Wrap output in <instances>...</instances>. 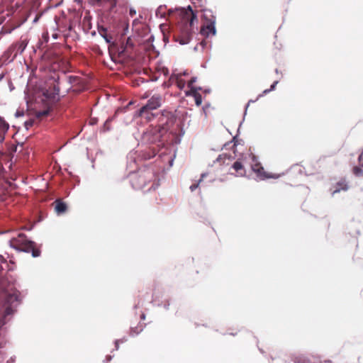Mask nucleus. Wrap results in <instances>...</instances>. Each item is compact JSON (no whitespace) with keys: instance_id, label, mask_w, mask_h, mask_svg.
Returning <instances> with one entry per match:
<instances>
[{"instance_id":"f257e3e1","label":"nucleus","mask_w":363,"mask_h":363,"mask_svg":"<svg viewBox=\"0 0 363 363\" xmlns=\"http://www.w3.org/2000/svg\"><path fill=\"white\" fill-rule=\"evenodd\" d=\"M175 11H178L181 21L179 23L178 30L177 33L174 34V38L175 41L178 42L180 45H186L191 39L193 33L192 27L194 22L197 21V16L192 10L191 6H188L186 8H175ZM174 11V9H170L168 11L169 14H172Z\"/></svg>"},{"instance_id":"f03ea898","label":"nucleus","mask_w":363,"mask_h":363,"mask_svg":"<svg viewBox=\"0 0 363 363\" xmlns=\"http://www.w3.org/2000/svg\"><path fill=\"white\" fill-rule=\"evenodd\" d=\"M157 116L159 124L158 128L153 131L154 140L161 141L164 134L167 133L174 124L177 118L174 113L167 111H164Z\"/></svg>"},{"instance_id":"7ed1b4c3","label":"nucleus","mask_w":363,"mask_h":363,"mask_svg":"<svg viewBox=\"0 0 363 363\" xmlns=\"http://www.w3.org/2000/svg\"><path fill=\"white\" fill-rule=\"evenodd\" d=\"M204 24L201 26L200 33L206 38L210 35L215 36L216 35V16L211 10H206L203 13Z\"/></svg>"},{"instance_id":"20e7f679","label":"nucleus","mask_w":363,"mask_h":363,"mask_svg":"<svg viewBox=\"0 0 363 363\" xmlns=\"http://www.w3.org/2000/svg\"><path fill=\"white\" fill-rule=\"evenodd\" d=\"M18 302H19V296L17 294L13 293L6 295L5 298V304L6 306L3 317L0 318V328L6 324V316L12 315L14 313V308L16 306L14 303Z\"/></svg>"},{"instance_id":"39448f33","label":"nucleus","mask_w":363,"mask_h":363,"mask_svg":"<svg viewBox=\"0 0 363 363\" xmlns=\"http://www.w3.org/2000/svg\"><path fill=\"white\" fill-rule=\"evenodd\" d=\"M252 160L253 162L252 164V170L256 173L259 179L264 180L269 178L278 179L280 177L279 174H268L265 172L264 167L262 166L260 162H259L257 157L255 155H252Z\"/></svg>"},{"instance_id":"423d86ee","label":"nucleus","mask_w":363,"mask_h":363,"mask_svg":"<svg viewBox=\"0 0 363 363\" xmlns=\"http://www.w3.org/2000/svg\"><path fill=\"white\" fill-rule=\"evenodd\" d=\"M52 79L54 80V82L55 84H54L52 87L50 86L49 89H45L43 91V94L46 99L49 100H51L52 101H58L59 98L57 96L60 93V78L53 77Z\"/></svg>"},{"instance_id":"0eeeda50","label":"nucleus","mask_w":363,"mask_h":363,"mask_svg":"<svg viewBox=\"0 0 363 363\" xmlns=\"http://www.w3.org/2000/svg\"><path fill=\"white\" fill-rule=\"evenodd\" d=\"M162 98L160 95L152 96L144 105L140 108V113H145L146 110H155L161 106Z\"/></svg>"},{"instance_id":"6e6552de","label":"nucleus","mask_w":363,"mask_h":363,"mask_svg":"<svg viewBox=\"0 0 363 363\" xmlns=\"http://www.w3.org/2000/svg\"><path fill=\"white\" fill-rule=\"evenodd\" d=\"M18 245H21L25 248L31 249L35 246V242L29 238L23 233H19L16 238H12Z\"/></svg>"},{"instance_id":"1a4fd4ad","label":"nucleus","mask_w":363,"mask_h":363,"mask_svg":"<svg viewBox=\"0 0 363 363\" xmlns=\"http://www.w3.org/2000/svg\"><path fill=\"white\" fill-rule=\"evenodd\" d=\"M98 31L99 35L104 39L106 43H108L111 47L116 48L118 47L117 43L112 40V36L108 35L107 33V29L103 26L98 27Z\"/></svg>"},{"instance_id":"9d476101","label":"nucleus","mask_w":363,"mask_h":363,"mask_svg":"<svg viewBox=\"0 0 363 363\" xmlns=\"http://www.w3.org/2000/svg\"><path fill=\"white\" fill-rule=\"evenodd\" d=\"M67 210V205L61 199H56L55 201V211L57 215L65 213Z\"/></svg>"},{"instance_id":"9b49d317","label":"nucleus","mask_w":363,"mask_h":363,"mask_svg":"<svg viewBox=\"0 0 363 363\" xmlns=\"http://www.w3.org/2000/svg\"><path fill=\"white\" fill-rule=\"evenodd\" d=\"M349 189L348 184L345 179H342L336 183L334 190L332 191V195L340 193L341 191H346Z\"/></svg>"},{"instance_id":"f8f14e48","label":"nucleus","mask_w":363,"mask_h":363,"mask_svg":"<svg viewBox=\"0 0 363 363\" xmlns=\"http://www.w3.org/2000/svg\"><path fill=\"white\" fill-rule=\"evenodd\" d=\"M9 129V123L0 116V143L4 142L5 134Z\"/></svg>"},{"instance_id":"ddd939ff","label":"nucleus","mask_w":363,"mask_h":363,"mask_svg":"<svg viewBox=\"0 0 363 363\" xmlns=\"http://www.w3.org/2000/svg\"><path fill=\"white\" fill-rule=\"evenodd\" d=\"M152 111L153 110L147 109L145 111V113H140V108L138 111V116L142 118H144L145 119H146L147 121H150L156 118L158 119L157 114H160V113H153Z\"/></svg>"},{"instance_id":"4468645a","label":"nucleus","mask_w":363,"mask_h":363,"mask_svg":"<svg viewBox=\"0 0 363 363\" xmlns=\"http://www.w3.org/2000/svg\"><path fill=\"white\" fill-rule=\"evenodd\" d=\"M232 168L237 172L238 176L244 177L245 175V170L240 161H235L232 165Z\"/></svg>"},{"instance_id":"2eb2a0df","label":"nucleus","mask_w":363,"mask_h":363,"mask_svg":"<svg viewBox=\"0 0 363 363\" xmlns=\"http://www.w3.org/2000/svg\"><path fill=\"white\" fill-rule=\"evenodd\" d=\"M10 247L15 249L18 252H23L26 253H29L30 252V248H25L21 245H18L13 239H11L10 241Z\"/></svg>"},{"instance_id":"dca6fc26","label":"nucleus","mask_w":363,"mask_h":363,"mask_svg":"<svg viewBox=\"0 0 363 363\" xmlns=\"http://www.w3.org/2000/svg\"><path fill=\"white\" fill-rule=\"evenodd\" d=\"M97 5L102 6L105 4H109V10L111 11L116 6L117 0H94Z\"/></svg>"},{"instance_id":"f3484780","label":"nucleus","mask_w":363,"mask_h":363,"mask_svg":"<svg viewBox=\"0 0 363 363\" xmlns=\"http://www.w3.org/2000/svg\"><path fill=\"white\" fill-rule=\"evenodd\" d=\"M194 97L195 104L197 106H199L202 104V96L201 95L196 92V89H194V93L191 94Z\"/></svg>"},{"instance_id":"a211bd4d","label":"nucleus","mask_w":363,"mask_h":363,"mask_svg":"<svg viewBox=\"0 0 363 363\" xmlns=\"http://www.w3.org/2000/svg\"><path fill=\"white\" fill-rule=\"evenodd\" d=\"M143 330V325H138L135 328H131L130 335V336H135L140 334Z\"/></svg>"},{"instance_id":"6ab92c4d","label":"nucleus","mask_w":363,"mask_h":363,"mask_svg":"<svg viewBox=\"0 0 363 363\" xmlns=\"http://www.w3.org/2000/svg\"><path fill=\"white\" fill-rule=\"evenodd\" d=\"M165 6L161 5L155 11V15L158 18H164L165 13L163 11V9L165 8Z\"/></svg>"},{"instance_id":"aec40b11","label":"nucleus","mask_w":363,"mask_h":363,"mask_svg":"<svg viewBox=\"0 0 363 363\" xmlns=\"http://www.w3.org/2000/svg\"><path fill=\"white\" fill-rule=\"evenodd\" d=\"M111 121V118H108L104 123L101 131L102 132H107L111 130L110 123Z\"/></svg>"},{"instance_id":"412c9836","label":"nucleus","mask_w":363,"mask_h":363,"mask_svg":"<svg viewBox=\"0 0 363 363\" xmlns=\"http://www.w3.org/2000/svg\"><path fill=\"white\" fill-rule=\"evenodd\" d=\"M50 109H46V110H44L42 111H38L36 113V118H40L43 116H47L50 114Z\"/></svg>"},{"instance_id":"4be33fe9","label":"nucleus","mask_w":363,"mask_h":363,"mask_svg":"<svg viewBox=\"0 0 363 363\" xmlns=\"http://www.w3.org/2000/svg\"><path fill=\"white\" fill-rule=\"evenodd\" d=\"M35 246L30 249V252L33 257H38L40 255V250L35 248Z\"/></svg>"},{"instance_id":"5701e85b","label":"nucleus","mask_w":363,"mask_h":363,"mask_svg":"<svg viewBox=\"0 0 363 363\" xmlns=\"http://www.w3.org/2000/svg\"><path fill=\"white\" fill-rule=\"evenodd\" d=\"M34 119H29L24 122V127L26 130H28L30 127H31L34 124Z\"/></svg>"},{"instance_id":"b1692460","label":"nucleus","mask_w":363,"mask_h":363,"mask_svg":"<svg viewBox=\"0 0 363 363\" xmlns=\"http://www.w3.org/2000/svg\"><path fill=\"white\" fill-rule=\"evenodd\" d=\"M77 80H78V77H75V76H69L67 77V82L69 84H73L76 83L77 82Z\"/></svg>"},{"instance_id":"393cba45","label":"nucleus","mask_w":363,"mask_h":363,"mask_svg":"<svg viewBox=\"0 0 363 363\" xmlns=\"http://www.w3.org/2000/svg\"><path fill=\"white\" fill-rule=\"evenodd\" d=\"M228 157L230 158V155H228L227 154H223V155H218V157L216 158V160L214 161V162H224L223 161V158H225V157Z\"/></svg>"},{"instance_id":"a878e982","label":"nucleus","mask_w":363,"mask_h":363,"mask_svg":"<svg viewBox=\"0 0 363 363\" xmlns=\"http://www.w3.org/2000/svg\"><path fill=\"white\" fill-rule=\"evenodd\" d=\"M201 182V179H199L197 183L191 185L190 187H189L190 190L191 191H195L199 187V186Z\"/></svg>"},{"instance_id":"bb28decb","label":"nucleus","mask_w":363,"mask_h":363,"mask_svg":"<svg viewBox=\"0 0 363 363\" xmlns=\"http://www.w3.org/2000/svg\"><path fill=\"white\" fill-rule=\"evenodd\" d=\"M257 99H256L255 100H252V99H250L249 100V101L247 102V104H246L245 107V111H244V117L245 116V115L247 114V108L250 106V104L251 103H255Z\"/></svg>"},{"instance_id":"cd10ccee","label":"nucleus","mask_w":363,"mask_h":363,"mask_svg":"<svg viewBox=\"0 0 363 363\" xmlns=\"http://www.w3.org/2000/svg\"><path fill=\"white\" fill-rule=\"evenodd\" d=\"M126 47L124 45H121L118 48V52L120 55L124 54L125 52Z\"/></svg>"},{"instance_id":"c85d7f7f","label":"nucleus","mask_w":363,"mask_h":363,"mask_svg":"<svg viewBox=\"0 0 363 363\" xmlns=\"http://www.w3.org/2000/svg\"><path fill=\"white\" fill-rule=\"evenodd\" d=\"M196 79H197V78H196V77H193L190 79V81L189 82V83H188V86H189V88H191V86H193V84H194V83H195V82H196Z\"/></svg>"},{"instance_id":"c756f323","label":"nucleus","mask_w":363,"mask_h":363,"mask_svg":"<svg viewBox=\"0 0 363 363\" xmlns=\"http://www.w3.org/2000/svg\"><path fill=\"white\" fill-rule=\"evenodd\" d=\"M269 92H271V91H270V90H269V89H267L264 90V91H262V94H259V95H258V96H257V99H259V98H261V97H262L263 96H264V95H266V94H269Z\"/></svg>"},{"instance_id":"7c9ffc66","label":"nucleus","mask_w":363,"mask_h":363,"mask_svg":"<svg viewBox=\"0 0 363 363\" xmlns=\"http://www.w3.org/2000/svg\"><path fill=\"white\" fill-rule=\"evenodd\" d=\"M24 116V111L21 110H17L15 113V116L16 118H19Z\"/></svg>"},{"instance_id":"2f4dec72","label":"nucleus","mask_w":363,"mask_h":363,"mask_svg":"<svg viewBox=\"0 0 363 363\" xmlns=\"http://www.w3.org/2000/svg\"><path fill=\"white\" fill-rule=\"evenodd\" d=\"M296 363H314L308 359H300Z\"/></svg>"},{"instance_id":"473e14b6","label":"nucleus","mask_w":363,"mask_h":363,"mask_svg":"<svg viewBox=\"0 0 363 363\" xmlns=\"http://www.w3.org/2000/svg\"><path fill=\"white\" fill-rule=\"evenodd\" d=\"M279 83L278 81H274L272 84L270 86V88L269 89L270 90V91H272L275 89L276 88V86L277 85V84Z\"/></svg>"},{"instance_id":"72a5a7b5","label":"nucleus","mask_w":363,"mask_h":363,"mask_svg":"<svg viewBox=\"0 0 363 363\" xmlns=\"http://www.w3.org/2000/svg\"><path fill=\"white\" fill-rule=\"evenodd\" d=\"M129 13H130V16L131 17H133V16L136 14V11H135V9H133V8H130V12H129Z\"/></svg>"},{"instance_id":"f704fd0d","label":"nucleus","mask_w":363,"mask_h":363,"mask_svg":"<svg viewBox=\"0 0 363 363\" xmlns=\"http://www.w3.org/2000/svg\"><path fill=\"white\" fill-rule=\"evenodd\" d=\"M190 89H191V94L194 93V89H196V92H198L199 90H201L202 89V88L201 86H198V87L191 86Z\"/></svg>"},{"instance_id":"c9c22d12","label":"nucleus","mask_w":363,"mask_h":363,"mask_svg":"<svg viewBox=\"0 0 363 363\" xmlns=\"http://www.w3.org/2000/svg\"><path fill=\"white\" fill-rule=\"evenodd\" d=\"M169 306H170L169 301H167L164 303L163 307H164V308L165 310H169Z\"/></svg>"},{"instance_id":"e433bc0d","label":"nucleus","mask_w":363,"mask_h":363,"mask_svg":"<svg viewBox=\"0 0 363 363\" xmlns=\"http://www.w3.org/2000/svg\"><path fill=\"white\" fill-rule=\"evenodd\" d=\"M97 121H98L97 118H91L90 121V125H94L96 124Z\"/></svg>"},{"instance_id":"4c0bfd02","label":"nucleus","mask_w":363,"mask_h":363,"mask_svg":"<svg viewBox=\"0 0 363 363\" xmlns=\"http://www.w3.org/2000/svg\"><path fill=\"white\" fill-rule=\"evenodd\" d=\"M232 142H233V143H234L233 146H236V145H237V135H235V136H234V137L233 138V140H232Z\"/></svg>"},{"instance_id":"58836bf2","label":"nucleus","mask_w":363,"mask_h":363,"mask_svg":"<svg viewBox=\"0 0 363 363\" xmlns=\"http://www.w3.org/2000/svg\"><path fill=\"white\" fill-rule=\"evenodd\" d=\"M119 342H120V340H115L116 350H118V347H119L118 344H119Z\"/></svg>"},{"instance_id":"ea45409f","label":"nucleus","mask_w":363,"mask_h":363,"mask_svg":"<svg viewBox=\"0 0 363 363\" xmlns=\"http://www.w3.org/2000/svg\"><path fill=\"white\" fill-rule=\"evenodd\" d=\"M128 30V24H125L124 26V33H123V35H125Z\"/></svg>"},{"instance_id":"a19ab883","label":"nucleus","mask_w":363,"mask_h":363,"mask_svg":"<svg viewBox=\"0 0 363 363\" xmlns=\"http://www.w3.org/2000/svg\"><path fill=\"white\" fill-rule=\"evenodd\" d=\"M200 45H201L202 48H204L206 45V42L205 40H203L201 42Z\"/></svg>"},{"instance_id":"79ce46f5","label":"nucleus","mask_w":363,"mask_h":363,"mask_svg":"<svg viewBox=\"0 0 363 363\" xmlns=\"http://www.w3.org/2000/svg\"><path fill=\"white\" fill-rule=\"evenodd\" d=\"M5 262H6L5 258L1 255H0V262L3 263Z\"/></svg>"},{"instance_id":"37998d69","label":"nucleus","mask_w":363,"mask_h":363,"mask_svg":"<svg viewBox=\"0 0 363 363\" xmlns=\"http://www.w3.org/2000/svg\"><path fill=\"white\" fill-rule=\"evenodd\" d=\"M207 174H208L207 173L201 174L200 179H201V181H202L207 176Z\"/></svg>"},{"instance_id":"c03bdc74","label":"nucleus","mask_w":363,"mask_h":363,"mask_svg":"<svg viewBox=\"0 0 363 363\" xmlns=\"http://www.w3.org/2000/svg\"><path fill=\"white\" fill-rule=\"evenodd\" d=\"M111 359H112V357H111V355H108V356H107V357H106V360H107V362L111 361Z\"/></svg>"},{"instance_id":"a18cd8bd","label":"nucleus","mask_w":363,"mask_h":363,"mask_svg":"<svg viewBox=\"0 0 363 363\" xmlns=\"http://www.w3.org/2000/svg\"><path fill=\"white\" fill-rule=\"evenodd\" d=\"M204 91V93H206V94H208V93H210L211 89H204V91Z\"/></svg>"},{"instance_id":"49530a36","label":"nucleus","mask_w":363,"mask_h":363,"mask_svg":"<svg viewBox=\"0 0 363 363\" xmlns=\"http://www.w3.org/2000/svg\"><path fill=\"white\" fill-rule=\"evenodd\" d=\"M140 318L142 320H145V313H142L141 315H140Z\"/></svg>"},{"instance_id":"de8ad7c7","label":"nucleus","mask_w":363,"mask_h":363,"mask_svg":"<svg viewBox=\"0 0 363 363\" xmlns=\"http://www.w3.org/2000/svg\"><path fill=\"white\" fill-rule=\"evenodd\" d=\"M130 38L127 39V45H130V46H133V44L130 43Z\"/></svg>"},{"instance_id":"09e8293b","label":"nucleus","mask_w":363,"mask_h":363,"mask_svg":"<svg viewBox=\"0 0 363 363\" xmlns=\"http://www.w3.org/2000/svg\"><path fill=\"white\" fill-rule=\"evenodd\" d=\"M119 340H120V342H125L127 340V339L125 337H123V339Z\"/></svg>"},{"instance_id":"8fccbe9b","label":"nucleus","mask_w":363,"mask_h":363,"mask_svg":"<svg viewBox=\"0 0 363 363\" xmlns=\"http://www.w3.org/2000/svg\"><path fill=\"white\" fill-rule=\"evenodd\" d=\"M155 155V153H153L152 155H148V157H147V158H148V159H150V158H152V157H154Z\"/></svg>"},{"instance_id":"3c124183","label":"nucleus","mask_w":363,"mask_h":363,"mask_svg":"<svg viewBox=\"0 0 363 363\" xmlns=\"http://www.w3.org/2000/svg\"><path fill=\"white\" fill-rule=\"evenodd\" d=\"M229 145H230V143H225V144L223 145V148H226V147H227V146H228Z\"/></svg>"},{"instance_id":"603ef678","label":"nucleus","mask_w":363,"mask_h":363,"mask_svg":"<svg viewBox=\"0 0 363 363\" xmlns=\"http://www.w3.org/2000/svg\"><path fill=\"white\" fill-rule=\"evenodd\" d=\"M38 17H35V18H34V20H33V22H34V23H35V22H37V21H38Z\"/></svg>"},{"instance_id":"864d4df0","label":"nucleus","mask_w":363,"mask_h":363,"mask_svg":"<svg viewBox=\"0 0 363 363\" xmlns=\"http://www.w3.org/2000/svg\"><path fill=\"white\" fill-rule=\"evenodd\" d=\"M173 161H174V160H173V159H172V160H170V162H169L170 165H172V164H173Z\"/></svg>"},{"instance_id":"5fc2aeb1","label":"nucleus","mask_w":363,"mask_h":363,"mask_svg":"<svg viewBox=\"0 0 363 363\" xmlns=\"http://www.w3.org/2000/svg\"><path fill=\"white\" fill-rule=\"evenodd\" d=\"M149 40H154V36H153V35H151V36L150 37Z\"/></svg>"},{"instance_id":"6e6d98bb","label":"nucleus","mask_w":363,"mask_h":363,"mask_svg":"<svg viewBox=\"0 0 363 363\" xmlns=\"http://www.w3.org/2000/svg\"><path fill=\"white\" fill-rule=\"evenodd\" d=\"M194 50L195 51H196V50H198V45H196V46L194 47Z\"/></svg>"},{"instance_id":"4d7b16f0","label":"nucleus","mask_w":363,"mask_h":363,"mask_svg":"<svg viewBox=\"0 0 363 363\" xmlns=\"http://www.w3.org/2000/svg\"><path fill=\"white\" fill-rule=\"evenodd\" d=\"M132 186H133L134 189L140 188V186H135L133 184H132Z\"/></svg>"},{"instance_id":"13d9d810","label":"nucleus","mask_w":363,"mask_h":363,"mask_svg":"<svg viewBox=\"0 0 363 363\" xmlns=\"http://www.w3.org/2000/svg\"><path fill=\"white\" fill-rule=\"evenodd\" d=\"M3 78V75L0 76V80Z\"/></svg>"},{"instance_id":"bf43d9fd","label":"nucleus","mask_w":363,"mask_h":363,"mask_svg":"<svg viewBox=\"0 0 363 363\" xmlns=\"http://www.w3.org/2000/svg\"><path fill=\"white\" fill-rule=\"evenodd\" d=\"M134 308H138V305H135V306H134Z\"/></svg>"},{"instance_id":"052dcab7","label":"nucleus","mask_w":363,"mask_h":363,"mask_svg":"<svg viewBox=\"0 0 363 363\" xmlns=\"http://www.w3.org/2000/svg\"><path fill=\"white\" fill-rule=\"evenodd\" d=\"M2 233H4L3 232H0V235L2 234Z\"/></svg>"}]
</instances>
